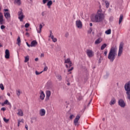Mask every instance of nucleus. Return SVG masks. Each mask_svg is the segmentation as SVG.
I'll return each mask as SVG.
<instances>
[{
  "mask_svg": "<svg viewBox=\"0 0 130 130\" xmlns=\"http://www.w3.org/2000/svg\"><path fill=\"white\" fill-rule=\"evenodd\" d=\"M0 24L3 25L5 24V20H4V14L2 12H0Z\"/></svg>",
  "mask_w": 130,
  "mask_h": 130,
  "instance_id": "10",
  "label": "nucleus"
},
{
  "mask_svg": "<svg viewBox=\"0 0 130 130\" xmlns=\"http://www.w3.org/2000/svg\"><path fill=\"white\" fill-rule=\"evenodd\" d=\"M46 95L47 100H49L50 96H51V91L49 90H47L46 91Z\"/></svg>",
  "mask_w": 130,
  "mask_h": 130,
  "instance_id": "13",
  "label": "nucleus"
},
{
  "mask_svg": "<svg viewBox=\"0 0 130 130\" xmlns=\"http://www.w3.org/2000/svg\"><path fill=\"white\" fill-rule=\"evenodd\" d=\"M47 6L48 8V9H50L51 6H52V1L49 0L47 3Z\"/></svg>",
  "mask_w": 130,
  "mask_h": 130,
  "instance_id": "18",
  "label": "nucleus"
},
{
  "mask_svg": "<svg viewBox=\"0 0 130 130\" xmlns=\"http://www.w3.org/2000/svg\"><path fill=\"white\" fill-rule=\"evenodd\" d=\"M30 26V24L27 23L25 24L24 27L25 28H28Z\"/></svg>",
  "mask_w": 130,
  "mask_h": 130,
  "instance_id": "40",
  "label": "nucleus"
},
{
  "mask_svg": "<svg viewBox=\"0 0 130 130\" xmlns=\"http://www.w3.org/2000/svg\"><path fill=\"white\" fill-rule=\"evenodd\" d=\"M56 77L58 81H61V80H62V78L61 77V75H57L56 76Z\"/></svg>",
  "mask_w": 130,
  "mask_h": 130,
  "instance_id": "27",
  "label": "nucleus"
},
{
  "mask_svg": "<svg viewBox=\"0 0 130 130\" xmlns=\"http://www.w3.org/2000/svg\"><path fill=\"white\" fill-rule=\"evenodd\" d=\"M0 88L1 89V90H5V87H4V84H3L2 83L0 84Z\"/></svg>",
  "mask_w": 130,
  "mask_h": 130,
  "instance_id": "35",
  "label": "nucleus"
},
{
  "mask_svg": "<svg viewBox=\"0 0 130 130\" xmlns=\"http://www.w3.org/2000/svg\"><path fill=\"white\" fill-rule=\"evenodd\" d=\"M123 51V43H120L119 46V50L118 53V56L119 57L121 56V54H122V52Z\"/></svg>",
  "mask_w": 130,
  "mask_h": 130,
  "instance_id": "4",
  "label": "nucleus"
},
{
  "mask_svg": "<svg viewBox=\"0 0 130 130\" xmlns=\"http://www.w3.org/2000/svg\"><path fill=\"white\" fill-rule=\"evenodd\" d=\"M67 85H68V86H70V82H68V83H67Z\"/></svg>",
  "mask_w": 130,
  "mask_h": 130,
  "instance_id": "58",
  "label": "nucleus"
},
{
  "mask_svg": "<svg viewBox=\"0 0 130 130\" xmlns=\"http://www.w3.org/2000/svg\"><path fill=\"white\" fill-rule=\"evenodd\" d=\"M4 12H9V9H4Z\"/></svg>",
  "mask_w": 130,
  "mask_h": 130,
  "instance_id": "51",
  "label": "nucleus"
},
{
  "mask_svg": "<svg viewBox=\"0 0 130 130\" xmlns=\"http://www.w3.org/2000/svg\"><path fill=\"white\" fill-rule=\"evenodd\" d=\"M106 34L107 35H109V34H111V29H109L105 31Z\"/></svg>",
  "mask_w": 130,
  "mask_h": 130,
  "instance_id": "30",
  "label": "nucleus"
},
{
  "mask_svg": "<svg viewBox=\"0 0 130 130\" xmlns=\"http://www.w3.org/2000/svg\"><path fill=\"white\" fill-rule=\"evenodd\" d=\"M24 62H28V61H29V56H26L24 57Z\"/></svg>",
  "mask_w": 130,
  "mask_h": 130,
  "instance_id": "31",
  "label": "nucleus"
},
{
  "mask_svg": "<svg viewBox=\"0 0 130 130\" xmlns=\"http://www.w3.org/2000/svg\"><path fill=\"white\" fill-rule=\"evenodd\" d=\"M80 115H78L76 116L75 119L74 120V123L75 125H79L78 122L79 120H80Z\"/></svg>",
  "mask_w": 130,
  "mask_h": 130,
  "instance_id": "9",
  "label": "nucleus"
},
{
  "mask_svg": "<svg viewBox=\"0 0 130 130\" xmlns=\"http://www.w3.org/2000/svg\"><path fill=\"white\" fill-rule=\"evenodd\" d=\"M4 121H5V122H9V119H6L5 117L3 118Z\"/></svg>",
  "mask_w": 130,
  "mask_h": 130,
  "instance_id": "42",
  "label": "nucleus"
},
{
  "mask_svg": "<svg viewBox=\"0 0 130 130\" xmlns=\"http://www.w3.org/2000/svg\"><path fill=\"white\" fill-rule=\"evenodd\" d=\"M74 117H75V116L74 115H71L70 116V118L71 119H73V118H74Z\"/></svg>",
  "mask_w": 130,
  "mask_h": 130,
  "instance_id": "43",
  "label": "nucleus"
},
{
  "mask_svg": "<svg viewBox=\"0 0 130 130\" xmlns=\"http://www.w3.org/2000/svg\"><path fill=\"white\" fill-rule=\"evenodd\" d=\"M41 55H42V56H43L44 55H43V54H42Z\"/></svg>",
  "mask_w": 130,
  "mask_h": 130,
  "instance_id": "64",
  "label": "nucleus"
},
{
  "mask_svg": "<svg viewBox=\"0 0 130 130\" xmlns=\"http://www.w3.org/2000/svg\"><path fill=\"white\" fill-rule=\"evenodd\" d=\"M25 128H26V130H28V125L25 124Z\"/></svg>",
  "mask_w": 130,
  "mask_h": 130,
  "instance_id": "48",
  "label": "nucleus"
},
{
  "mask_svg": "<svg viewBox=\"0 0 130 130\" xmlns=\"http://www.w3.org/2000/svg\"><path fill=\"white\" fill-rule=\"evenodd\" d=\"M108 52V51L107 50V49H105L104 53L105 56H106L107 55Z\"/></svg>",
  "mask_w": 130,
  "mask_h": 130,
  "instance_id": "39",
  "label": "nucleus"
},
{
  "mask_svg": "<svg viewBox=\"0 0 130 130\" xmlns=\"http://www.w3.org/2000/svg\"><path fill=\"white\" fill-rule=\"evenodd\" d=\"M122 19H123V15L121 14L119 19V24H121V22H122Z\"/></svg>",
  "mask_w": 130,
  "mask_h": 130,
  "instance_id": "25",
  "label": "nucleus"
},
{
  "mask_svg": "<svg viewBox=\"0 0 130 130\" xmlns=\"http://www.w3.org/2000/svg\"><path fill=\"white\" fill-rule=\"evenodd\" d=\"M37 45V41L34 40L31 42V47H35Z\"/></svg>",
  "mask_w": 130,
  "mask_h": 130,
  "instance_id": "17",
  "label": "nucleus"
},
{
  "mask_svg": "<svg viewBox=\"0 0 130 130\" xmlns=\"http://www.w3.org/2000/svg\"><path fill=\"white\" fill-rule=\"evenodd\" d=\"M50 34L49 37L52 39L53 42H56L57 41V39L54 38V36L52 35V31L51 30L50 31Z\"/></svg>",
  "mask_w": 130,
  "mask_h": 130,
  "instance_id": "8",
  "label": "nucleus"
},
{
  "mask_svg": "<svg viewBox=\"0 0 130 130\" xmlns=\"http://www.w3.org/2000/svg\"><path fill=\"white\" fill-rule=\"evenodd\" d=\"M21 94V92L20 91V89L16 90V95L19 97Z\"/></svg>",
  "mask_w": 130,
  "mask_h": 130,
  "instance_id": "33",
  "label": "nucleus"
},
{
  "mask_svg": "<svg viewBox=\"0 0 130 130\" xmlns=\"http://www.w3.org/2000/svg\"><path fill=\"white\" fill-rule=\"evenodd\" d=\"M118 105L120 107H122V108H124V107H125V103L122 99H120L118 101Z\"/></svg>",
  "mask_w": 130,
  "mask_h": 130,
  "instance_id": "6",
  "label": "nucleus"
},
{
  "mask_svg": "<svg viewBox=\"0 0 130 130\" xmlns=\"http://www.w3.org/2000/svg\"><path fill=\"white\" fill-rule=\"evenodd\" d=\"M105 17L104 13L102 12V10L99 9L98 10L96 14L91 15V20L92 22H94V23H100V22H103Z\"/></svg>",
  "mask_w": 130,
  "mask_h": 130,
  "instance_id": "1",
  "label": "nucleus"
},
{
  "mask_svg": "<svg viewBox=\"0 0 130 130\" xmlns=\"http://www.w3.org/2000/svg\"><path fill=\"white\" fill-rule=\"evenodd\" d=\"M103 121L105 120V118H103Z\"/></svg>",
  "mask_w": 130,
  "mask_h": 130,
  "instance_id": "62",
  "label": "nucleus"
},
{
  "mask_svg": "<svg viewBox=\"0 0 130 130\" xmlns=\"http://www.w3.org/2000/svg\"><path fill=\"white\" fill-rule=\"evenodd\" d=\"M116 103V100L114 98H112L110 102V105H114Z\"/></svg>",
  "mask_w": 130,
  "mask_h": 130,
  "instance_id": "20",
  "label": "nucleus"
},
{
  "mask_svg": "<svg viewBox=\"0 0 130 130\" xmlns=\"http://www.w3.org/2000/svg\"><path fill=\"white\" fill-rule=\"evenodd\" d=\"M35 61H38V58H36L35 59Z\"/></svg>",
  "mask_w": 130,
  "mask_h": 130,
  "instance_id": "55",
  "label": "nucleus"
},
{
  "mask_svg": "<svg viewBox=\"0 0 130 130\" xmlns=\"http://www.w3.org/2000/svg\"><path fill=\"white\" fill-rule=\"evenodd\" d=\"M30 2H31L32 3V2H33V0H29Z\"/></svg>",
  "mask_w": 130,
  "mask_h": 130,
  "instance_id": "63",
  "label": "nucleus"
},
{
  "mask_svg": "<svg viewBox=\"0 0 130 130\" xmlns=\"http://www.w3.org/2000/svg\"><path fill=\"white\" fill-rule=\"evenodd\" d=\"M106 46H107V44H103L101 47V50H103L105 49V47H106Z\"/></svg>",
  "mask_w": 130,
  "mask_h": 130,
  "instance_id": "28",
  "label": "nucleus"
},
{
  "mask_svg": "<svg viewBox=\"0 0 130 130\" xmlns=\"http://www.w3.org/2000/svg\"><path fill=\"white\" fill-rule=\"evenodd\" d=\"M26 44L27 45V46H28V47H30L31 46H30V45H29V44H28V43H26Z\"/></svg>",
  "mask_w": 130,
  "mask_h": 130,
  "instance_id": "54",
  "label": "nucleus"
},
{
  "mask_svg": "<svg viewBox=\"0 0 130 130\" xmlns=\"http://www.w3.org/2000/svg\"><path fill=\"white\" fill-rule=\"evenodd\" d=\"M7 95H8V96H9V97L11 96V93H10L9 92L7 93Z\"/></svg>",
  "mask_w": 130,
  "mask_h": 130,
  "instance_id": "52",
  "label": "nucleus"
},
{
  "mask_svg": "<svg viewBox=\"0 0 130 130\" xmlns=\"http://www.w3.org/2000/svg\"><path fill=\"white\" fill-rule=\"evenodd\" d=\"M4 104L7 105H10V107H12V105H11V103L10 102H9V101L8 100H6L4 102Z\"/></svg>",
  "mask_w": 130,
  "mask_h": 130,
  "instance_id": "26",
  "label": "nucleus"
},
{
  "mask_svg": "<svg viewBox=\"0 0 130 130\" xmlns=\"http://www.w3.org/2000/svg\"><path fill=\"white\" fill-rule=\"evenodd\" d=\"M73 70H74V67H72L71 69H68V73H69V74H72L71 71H73Z\"/></svg>",
  "mask_w": 130,
  "mask_h": 130,
  "instance_id": "37",
  "label": "nucleus"
},
{
  "mask_svg": "<svg viewBox=\"0 0 130 130\" xmlns=\"http://www.w3.org/2000/svg\"><path fill=\"white\" fill-rule=\"evenodd\" d=\"M6 28V26H5V25H1V29H2V30L5 29Z\"/></svg>",
  "mask_w": 130,
  "mask_h": 130,
  "instance_id": "44",
  "label": "nucleus"
},
{
  "mask_svg": "<svg viewBox=\"0 0 130 130\" xmlns=\"http://www.w3.org/2000/svg\"><path fill=\"white\" fill-rule=\"evenodd\" d=\"M18 19L20 20L21 22H22L24 17V15L23 14V12H22V10L18 12Z\"/></svg>",
  "mask_w": 130,
  "mask_h": 130,
  "instance_id": "7",
  "label": "nucleus"
},
{
  "mask_svg": "<svg viewBox=\"0 0 130 130\" xmlns=\"http://www.w3.org/2000/svg\"><path fill=\"white\" fill-rule=\"evenodd\" d=\"M86 53L88 57H92L94 54H93V51L92 50H87Z\"/></svg>",
  "mask_w": 130,
  "mask_h": 130,
  "instance_id": "11",
  "label": "nucleus"
},
{
  "mask_svg": "<svg viewBox=\"0 0 130 130\" xmlns=\"http://www.w3.org/2000/svg\"><path fill=\"white\" fill-rule=\"evenodd\" d=\"M5 58H7V59H9V58H10V51H9L8 49H6L5 51Z\"/></svg>",
  "mask_w": 130,
  "mask_h": 130,
  "instance_id": "14",
  "label": "nucleus"
},
{
  "mask_svg": "<svg viewBox=\"0 0 130 130\" xmlns=\"http://www.w3.org/2000/svg\"><path fill=\"white\" fill-rule=\"evenodd\" d=\"M77 99L78 100H82V99H83V96H82L81 94H78L77 95Z\"/></svg>",
  "mask_w": 130,
  "mask_h": 130,
  "instance_id": "34",
  "label": "nucleus"
},
{
  "mask_svg": "<svg viewBox=\"0 0 130 130\" xmlns=\"http://www.w3.org/2000/svg\"><path fill=\"white\" fill-rule=\"evenodd\" d=\"M20 122H24V120L21 119V120H20Z\"/></svg>",
  "mask_w": 130,
  "mask_h": 130,
  "instance_id": "57",
  "label": "nucleus"
},
{
  "mask_svg": "<svg viewBox=\"0 0 130 130\" xmlns=\"http://www.w3.org/2000/svg\"><path fill=\"white\" fill-rule=\"evenodd\" d=\"M89 26H90V27H92V26H93V24H92V23H89Z\"/></svg>",
  "mask_w": 130,
  "mask_h": 130,
  "instance_id": "53",
  "label": "nucleus"
},
{
  "mask_svg": "<svg viewBox=\"0 0 130 130\" xmlns=\"http://www.w3.org/2000/svg\"><path fill=\"white\" fill-rule=\"evenodd\" d=\"M105 79H107L108 78V74H106L105 76H104Z\"/></svg>",
  "mask_w": 130,
  "mask_h": 130,
  "instance_id": "49",
  "label": "nucleus"
},
{
  "mask_svg": "<svg viewBox=\"0 0 130 130\" xmlns=\"http://www.w3.org/2000/svg\"><path fill=\"white\" fill-rule=\"evenodd\" d=\"M76 26L78 29H82L83 28V23L80 20H77L76 21Z\"/></svg>",
  "mask_w": 130,
  "mask_h": 130,
  "instance_id": "5",
  "label": "nucleus"
},
{
  "mask_svg": "<svg viewBox=\"0 0 130 130\" xmlns=\"http://www.w3.org/2000/svg\"><path fill=\"white\" fill-rule=\"evenodd\" d=\"M124 89L127 94V99L130 101V81L127 82L124 85Z\"/></svg>",
  "mask_w": 130,
  "mask_h": 130,
  "instance_id": "3",
  "label": "nucleus"
},
{
  "mask_svg": "<svg viewBox=\"0 0 130 130\" xmlns=\"http://www.w3.org/2000/svg\"><path fill=\"white\" fill-rule=\"evenodd\" d=\"M70 62H72V61H71V59H70V58H68L67 59H65L64 60L65 63H70Z\"/></svg>",
  "mask_w": 130,
  "mask_h": 130,
  "instance_id": "29",
  "label": "nucleus"
},
{
  "mask_svg": "<svg viewBox=\"0 0 130 130\" xmlns=\"http://www.w3.org/2000/svg\"><path fill=\"white\" fill-rule=\"evenodd\" d=\"M1 111H6V108H5V107L2 108Z\"/></svg>",
  "mask_w": 130,
  "mask_h": 130,
  "instance_id": "47",
  "label": "nucleus"
},
{
  "mask_svg": "<svg viewBox=\"0 0 130 130\" xmlns=\"http://www.w3.org/2000/svg\"><path fill=\"white\" fill-rule=\"evenodd\" d=\"M4 16H5L6 19H10V18H11V14H10V13H9V12H4Z\"/></svg>",
  "mask_w": 130,
  "mask_h": 130,
  "instance_id": "16",
  "label": "nucleus"
},
{
  "mask_svg": "<svg viewBox=\"0 0 130 130\" xmlns=\"http://www.w3.org/2000/svg\"><path fill=\"white\" fill-rule=\"evenodd\" d=\"M47 70H48V68L47 67V66H45L43 70L44 72H46Z\"/></svg>",
  "mask_w": 130,
  "mask_h": 130,
  "instance_id": "41",
  "label": "nucleus"
},
{
  "mask_svg": "<svg viewBox=\"0 0 130 130\" xmlns=\"http://www.w3.org/2000/svg\"><path fill=\"white\" fill-rule=\"evenodd\" d=\"M21 123V120H18V125L17 126H20V123Z\"/></svg>",
  "mask_w": 130,
  "mask_h": 130,
  "instance_id": "45",
  "label": "nucleus"
},
{
  "mask_svg": "<svg viewBox=\"0 0 130 130\" xmlns=\"http://www.w3.org/2000/svg\"><path fill=\"white\" fill-rule=\"evenodd\" d=\"M17 115H19V116H23L24 115V112L22 109H19L18 110Z\"/></svg>",
  "mask_w": 130,
  "mask_h": 130,
  "instance_id": "15",
  "label": "nucleus"
},
{
  "mask_svg": "<svg viewBox=\"0 0 130 130\" xmlns=\"http://www.w3.org/2000/svg\"><path fill=\"white\" fill-rule=\"evenodd\" d=\"M42 73H43V71L39 72L36 71L35 72L36 75H37V76H38V75H40L41 74H42Z\"/></svg>",
  "mask_w": 130,
  "mask_h": 130,
  "instance_id": "38",
  "label": "nucleus"
},
{
  "mask_svg": "<svg viewBox=\"0 0 130 130\" xmlns=\"http://www.w3.org/2000/svg\"><path fill=\"white\" fill-rule=\"evenodd\" d=\"M72 66H73V63L72 62L69 63V65H68L67 64H66V67L67 69H68V68H71V67H72Z\"/></svg>",
  "mask_w": 130,
  "mask_h": 130,
  "instance_id": "32",
  "label": "nucleus"
},
{
  "mask_svg": "<svg viewBox=\"0 0 130 130\" xmlns=\"http://www.w3.org/2000/svg\"><path fill=\"white\" fill-rule=\"evenodd\" d=\"M117 47L116 46L112 47L110 50V52L108 54V59L111 62H113L116 55H117Z\"/></svg>",
  "mask_w": 130,
  "mask_h": 130,
  "instance_id": "2",
  "label": "nucleus"
},
{
  "mask_svg": "<svg viewBox=\"0 0 130 130\" xmlns=\"http://www.w3.org/2000/svg\"><path fill=\"white\" fill-rule=\"evenodd\" d=\"M26 35H29V33L26 32Z\"/></svg>",
  "mask_w": 130,
  "mask_h": 130,
  "instance_id": "61",
  "label": "nucleus"
},
{
  "mask_svg": "<svg viewBox=\"0 0 130 130\" xmlns=\"http://www.w3.org/2000/svg\"><path fill=\"white\" fill-rule=\"evenodd\" d=\"M105 4L106 8H109V3L108 2V1H105Z\"/></svg>",
  "mask_w": 130,
  "mask_h": 130,
  "instance_id": "36",
  "label": "nucleus"
},
{
  "mask_svg": "<svg viewBox=\"0 0 130 130\" xmlns=\"http://www.w3.org/2000/svg\"><path fill=\"white\" fill-rule=\"evenodd\" d=\"M17 44L18 46H20L21 44V39L20 38V37H18L17 39Z\"/></svg>",
  "mask_w": 130,
  "mask_h": 130,
  "instance_id": "24",
  "label": "nucleus"
},
{
  "mask_svg": "<svg viewBox=\"0 0 130 130\" xmlns=\"http://www.w3.org/2000/svg\"><path fill=\"white\" fill-rule=\"evenodd\" d=\"M46 113V111L44 109H41L40 110L39 114L41 116H44Z\"/></svg>",
  "mask_w": 130,
  "mask_h": 130,
  "instance_id": "12",
  "label": "nucleus"
},
{
  "mask_svg": "<svg viewBox=\"0 0 130 130\" xmlns=\"http://www.w3.org/2000/svg\"><path fill=\"white\" fill-rule=\"evenodd\" d=\"M5 105H6V104H5V103H2V106H4Z\"/></svg>",
  "mask_w": 130,
  "mask_h": 130,
  "instance_id": "56",
  "label": "nucleus"
},
{
  "mask_svg": "<svg viewBox=\"0 0 130 130\" xmlns=\"http://www.w3.org/2000/svg\"><path fill=\"white\" fill-rule=\"evenodd\" d=\"M69 32H66L65 34V37L66 38L69 37Z\"/></svg>",
  "mask_w": 130,
  "mask_h": 130,
  "instance_id": "46",
  "label": "nucleus"
},
{
  "mask_svg": "<svg viewBox=\"0 0 130 130\" xmlns=\"http://www.w3.org/2000/svg\"><path fill=\"white\" fill-rule=\"evenodd\" d=\"M102 42V39L101 38H99L98 39L94 42V44H99Z\"/></svg>",
  "mask_w": 130,
  "mask_h": 130,
  "instance_id": "21",
  "label": "nucleus"
},
{
  "mask_svg": "<svg viewBox=\"0 0 130 130\" xmlns=\"http://www.w3.org/2000/svg\"><path fill=\"white\" fill-rule=\"evenodd\" d=\"M45 97V94L43 91H41L40 98L41 100H44V98Z\"/></svg>",
  "mask_w": 130,
  "mask_h": 130,
  "instance_id": "19",
  "label": "nucleus"
},
{
  "mask_svg": "<svg viewBox=\"0 0 130 130\" xmlns=\"http://www.w3.org/2000/svg\"><path fill=\"white\" fill-rule=\"evenodd\" d=\"M91 101H90V102L88 103V105H90V104H91Z\"/></svg>",
  "mask_w": 130,
  "mask_h": 130,
  "instance_id": "59",
  "label": "nucleus"
},
{
  "mask_svg": "<svg viewBox=\"0 0 130 130\" xmlns=\"http://www.w3.org/2000/svg\"><path fill=\"white\" fill-rule=\"evenodd\" d=\"M45 12L44 11V12H43L42 13V16H43H43H45Z\"/></svg>",
  "mask_w": 130,
  "mask_h": 130,
  "instance_id": "50",
  "label": "nucleus"
},
{
  "mask_svg": "<svg viewBox=\"0 0 130 130\" xmlns=\"http://www.w3.org/2000/svg\"><path fill=\"white\" fill-rule=\"evenodd\" d=\"M15 5H17L18 6L21 5V0H15L14 1Z\"/></svg>",
  "mask_w": 130,
  "mask_h": 130,
  "instance_id": "22",
  "label": "nucleus"
},
{
  "mask_svg": "<svg viewBox=\"0 0 130 130\" xmlns=\"http://www.w3.org/2000/svg\"><path fill=\"white\" fill-rule=\"evenodd\" d=\"M43 27V25H42V24H40V26H39L40 30H38V29H37V28L38 33H41L42 29Z\"/></svg>",
  "mask_w": 130,
  "mask_h": 130,
  "instance_id": "23",
  "label": "nucleus"
},
{
  "mask_svg": "<svg viewBox=\"0 0 130 130\" xmlns=\"http://www.w3.org/2000/svg\"><path fill=\"white\" fill-rule=\"evenodd\" d=\"M0 47H3V45L0 43Z\"/></svg>",
  "mask_w": 130,
  "mask_h": 130,
  "instance_id": "60",
  "label": "nucleus"
}]
</instances>
